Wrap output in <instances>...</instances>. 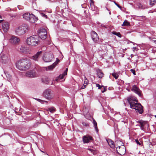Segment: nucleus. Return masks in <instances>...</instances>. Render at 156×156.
Returning a JSON list of instances; mask_svg holds the SVG:
<instances>
[{"instance_id":"obj_1","label":"nucleus","mask_w":156,"mask_h":156,"mask_svg":"<svg viewBox=\"0 0 156 156\" xmlns=\"http://www.w3.org/2000/svg\"><path fill=\"white\" fill-rule=\"evenodd\" d=\"M31 65V61L27 58H23L18 61L16 63V68L20 70L25 71L28 69Z\"/></svg>"},{"instance_id":"obj_2","label":"nucleus","mask_w":156,"mask_h":156,"mask_svg":"<svg viewBox=\"0 0 156 156\" xmlns=\"http://www.w3.org/2000/svg\"><path fill=\"white\" fill-rule=\"evenodd\" d=\"M127 100L131 108L137 110L140 114L143 113V110L142 106L141 104L137 103L138 101L135 97L134 96L130 97L128 98Z\"/></svg>"},{"instance_id":"obj_3","label":"nucleus","mask_w":156,"mask_h":156,"mask_svg":"<svg viewBox=\"0 0 156 156\" xmlns=\"http://www.w3.org/2000/svg\"><path fill=\"white\" fill-rule=\"evenodd\" d=\"M27 44L31 46H36L39 43V37L37 35H33L27 37L26 40Z\"/></svg>"},{"instance_id":"obj_4","label":"nucleus","mask_w":156,"mask_h":156,"mask_svg":"<svg viewBox=\"0 0 156 156\" xmlns=\"http://www.w3.org/2000/svg\"><path fill=\"white\" fill-rule=\"evenodd\" d=\"M28 29V27L26 24H23L17 27L15 29L16 35L20 36L24 34Z\"/></svg>"},{"instance_id":"obj_5","label":"nucleus","mask_w":156,"mask_h":156,"mask_svg":"<svg viewBox=\"0 0 156 156\" xmlns=\"http://www.w3.org/2000/svg\"><path fill=\"white\" fill-rule=\"evenodd\" d=\"M23 17L26 20L31 23H34L38 20V18L34 14L28 12L24 14Z\"/></svg>"},{"instance_id":"obj_6","label":"nucleus","mask_w":156,"mask_h":156,"mask_svg":"<svg viewBox=\"0 0 156 156\" xmlns=\"http://www.w3.org/2000/svg\"><path fill=\"white\" fill-rule=\"evenodd\" d=\"M43 96L48 100H50L54 98L55 94L51 90L47 89L44 91Z\"/></svg>"},{"instance_id":"obj_7","label":"nucleus","mask_w":156,"mask_h":156,"mask_svg":"<svg viewBox=\"0 0 156 156\" xmlns=\"http://www.w3.org/2000/svg\"><path fill=\"white\" fill-rule=\"evenodd\" d=\"M19 51L24 54H30L31 53V50L30 48L24 45L21 46L19 48Z\"/></svg>"},{"instance_id":"obj_8","label":"nucleus","mask_w":156,"mask_h":156,"mask_svg":"<svg viewBox=\"0 0 156 156\" xmlns=\"http://www.w3.org/2000/svg\"><path fill=\"white\" fill-rule=\"evenodd\" d=\"M20 39L14 35H12L9 40V43L14 45L18 44L20 43Z\"/></svg>"},{"instance_id":"obj_9","label":"nucleus","mask_w":156,"mask_h":156,"mask_svg":"<svg viewBox=\"0 0 156 156\" xmlns=\"http://www.w3.org/2000/svg\"><path fill=\"white\" fill-rule=\"evenodd\" d=\"M38 36L42 39H45L47 37V33L46 30L44 28L40 29L38 32Z\"/></svg>"},{"instance_id":"obj_10","label":"nucleus","mask_w":156,"mask_h":156,"mask_svg":"<svg viewBox=\"0 0 156 156\" xmlns=\"http://www.w3.org/2000/svg\"><path fill=\"white\" fill-rule=\"evenodd\" d=\"M25 76L26 77L32 78L37 76V75L35 71L34 70H30L26 72Z\"/></svg>"},{"instance_id":"obj_11","label":"nucleus","mask_w":156,"mask_h":156,"mask_svg":"<svg viewBox=\"0 0 156 156\" xmlns=\"http://www.w3.org/2000/svg\"><path fill=\"white\" fill-rule=\"evenodd\" d=\"M9 60V56L8 54H2L1 55V61L4 64L8 63Z\"/></svg>"},{"instance_id":"obj_12","label":"nucleus","mask_w":156,"mask_h":156,"mask_svg":"<svg viewBox=\"0 0 156 156\" xmlns=\"http://www.w3.org/2000/svg\"><path fill=\"white\" fill-rule=\"evenodd\" d=\"M53 58V56L51 54H46L44 55L43 58L44 61L46 62H49L52 61Z\"/></svg>"},{"instance_id":"obj_13","label":"nucleus","mask_w":156,"mask_h":156,"mask_svg":"<svg viewBox=\"0 0 156 156\" xmlns=\"http://www.w3.org/2000/svg\"><path fill=\"white\" fill-rule=\"evenodd\" d=\"M118 147L116 148V150L118 153L121 155L124 154L126 152V149L125 146L123 145L118 146Z\"/></svg>"},{"instance_id":"obj_14","label":"nucleus","mask_w":156,"mask_h":156,"mask_svg":"<svg viewBox=\"0 0 156 156\" xmlns=\"http://www.w3.org/2000/svg\"><path fill=\"white\" fill-rule=\"evenodd\" d=\"M42 53V51H41L37 52L35 55H33L30 58L35 61H38L39 58Z\"/></svg>"},{"instance_id":"obj_15","label":"nucleus","mask_w":156,"mask_h":156,"mask_svg":"<svg viewBox=\"0 0 156 156\" xmlns=\"http://www.w3.org/2000/svg\"><path fill=\"white\" fill-rule=\"evenodd\" d=\"M91 36L92 40L94 42L97 41L99 39V37L97 33L94 31H92L91 32Z\"/></svg>"},{"instance_id":"obj_16","label":"nucleus","mask_w":156,"mask_h":156,"mask_svg":"<svg viewBox=\"0 0 156 156\" xmlns=\"http://www.w3.org/2000/svg\"><path fill=\"white\" fill-rule=\"evenodd\" d=\"M138 122L140 124V127L141 130H144V126H148V125L147 123V122L146 121H143L142 120L140 121H138Z\"/></svg>"},{"instance_id":"obj_17","label":"nucleus","mask_w":156,"mask_h":156,"mask_svg":"<svg viewBox=\"0 0 156 156\" xmlns=\"http://www.w3.org/2000/svg\"><path fill=\"white\" fill-rule=\"evenodd\" d=\"M2 26L4 31L7 32L9 28V23L7 22H3L2 23Z\"/></svg>"},{"instance_id":"obj_18","label":"nucleus","mask_w":156,"mask_h":156,"mask_svg":"<svg viewBox=\"0 0 156 156\" xmlns=\"http://www.w3.org/2000/svg\"><path fill=\"white\" fill-rule=\"evenodd\" d=\"M132 90L136 94H137L139 95V96H140L141 95V93L140 92V90L137 87L134 85L133 87Z\"/></svg>"},{"instance_id":"obj_19","label":"nucleus","mask_w":156,"mask_h":156,"mask_svg":"<svg viewBox=\"0 0 156 156\" xmlns=\"http://www.w3.org/2000/svg\"><path fill=\"white\" fill-rule=\"evenodd\" d=\"M90 119L88 118V119L92 121V120L93 121V123L94 125L95 129L97 133H98V128L97 123L96 122L95 120L91 117H90Z\"/></svg>"},{"instance_id":"obj_20","label":"nucleus","mask_w":156,"mask_h":156,"mask_svg":"<svg viewBox=\"0 0 156 156\" xmlns=\"http://www.w3.org/2000/svg\"><path fill=\"white\" fill-rule=\"evenodd\" d=\"M90 9L92 11H96L97 10V8L94 5V2L93 0H90Z\"/></svg>"},{"instance_id":"obj_21","label":"nucleus","mask_w":156,"mask_h":156,"mask_svg":"<svg viewBox=\"0 0 156 156\" xmlns=\"http://www.w3.org/2000/svg\"><path fill=\"white\" fill-rule=\"evenodd\" d=\"M57 62H55L54 63H53L52 65L48 66V67H46V69L47 70H51L54 69L56 65L57 64Z\"/></svg>"},{"instance_id":"obj_22","label":"nucleus","mask_w":156,"mask_h":156,"mask_svg":"<svg viewBox=\"0 0 156 156\" xmlns=\"http://www.w3.org/2000/svg\"><path fill=\"white\" fill-rule=\"evenodd\" d=\"M106 140L111 147L112 148H114L115 147V145L113 141L109 139L107 140Z\"/></svg>"},{"instance_id":"obj_23","label":"nucleus","mask_w":156,"mask_h":156,"mask_svg":"<svg viewBox=\"0 0 156 156\" xmlns=\"http://www.w3.org/2000/svg\"><path fill=\"white\" fill-rule=\"evenodd\" d=\"M97 75L99 78H101L103 77L104 74L101 70L100 69H98L97 70Z\"/></svg>"},{"instance_id":"obj_24","label":"nucleus","mask_w":156,"mask_h":156,"mask_svg":"<svg viewBox=\"0 0 156 156\" xmlns=\"http://www.w3.org/2000/svg\"><path fill=\"white\" fill-rule=\"evenodd\" d=\"M68 71V68H66V70L64 72V73L62 75H60L59 76V78L62 80L64 78V76L67 74V72Z\"/></svg>"},{"instance_id":"obj_25","label":"nucleus","mask_w":156,"mask_h":156,"mask_svg":"<svg viewBox=\"0 0 156 156\" xmlns=\"http://www.w3.org/2000/svg\"><path fill=\"white\" fill-rule=\"evenodd\" d=\"M5 74L8 80L10 82L11 81L12 79L11 76L8 72Z\"/></svg>"},{"instance_id":"obj_26","label":"nucleus","mask_w":156,"mask_h":156,"mask_svg":"<svg viewBox=\"0 0 156 156\" xmlns=\"http://www.w3.org/2000/svg\"><path fill=\"white\" fill-rule=\"evenodd\" d=\"M36 100L37 101H38L41 103L42 104H48V101H44V100H43L39 99H36Z\"/></svg>"},{"instance_id":"obj_27","label":"nucleus","mask_w":156,"mask_h":156,"mask_svg":"<svg viewBox=\"0 0 156 156\" xmlns=\"http://www.w3.org/2000/svg\"><path fill=\"white\" fill-rule=\"evenodd\" d=\"M130 25L129 23L126 20H125L122 25V26H129Z\"/></svg>"},{"instance_id":"obj_28","label":"nucleus","mask_w":156,"mask_h":156,"mask_svg":"<svg viewBox=\"0 0 156 156\" xmlns=\"http://www.w3.org/2000/svg\"><path fill=\"white\" fill-rule=\"evenodd\" d=\"M85 78L86 79V81H84L83 85L81 88L82 89H83L85 88L86 86L88 84V81L87 80V78L86 77H85Z\"/></svg>"},{"instance_id":"obj_29","label":"nucleus","mask_w":156,"mask_h":156,"mask_svg":"<svg viewBox=\"0 0 156 156\" xmlns=\"http://www.w3.org/2000/svg\"><path fill=\"white\" fill-rule=\"evenodd\" d=\"M83 141L84 143H88V137L86 136H83Z\"/></svg>"},{"instance_id":"obj_30","label":"nucleus","mask_w":156,"mask_h":156,"mask_svg":"<svg viewBox=\"0 0 156 156\" xmlns=\"http://www.w3.org/2000/svg\"><path fill=\"white\" fill-rule=\"evenodd\" d=\"M90 142H92L94 143V140L92 137L88 136V143Z\"/></svg>"},{"instance_id":"obj_31","label":"nucleus","mask_w":156,"mask_h":156,"mask_svg":"<svg viewBox=\"0 0 156 156\" xmlns=\"http://www.w3.org/2000/svg\"><path fill=\"white\" fill-rule=\"evenodd\" d=\"M49 111L51 113H53L55 111V109L53 107L49 108Z\"/></svg>"},{"instance_id":"obj_32","label":"nucleus","mask_w":156,"mask_h":156,"mask_svg":"<svg viewBox=\"0 0 156 156\" xmlns=\"http://www.w3.org/2000/svg\"><path fill=\"white\" fill-rule=\"evenodd\" d=\"M112 76L115 79H117L118 77V74L114 73L112 74Z\"/></svg>"},{"instance_id":"obj_33","label":"nucleus","mask_w":156,"mask_h":156,"mask_svg":"<svg viewBox=\"0 0 156 156\" xmlns=\"http://www.w3.org/2000/svg\"><path fill=\"white\" fill-rule=\"evenodd\" d=\"M156 2V0H150V4L151 5H153Z\"/></svg>"},{"instance_id":"obj_34","label":"nucleus","mask_w":156,"mask_h":156,"mask_svg":"<svg viewBox=\"0 0 156 156\" xmlns=\"http://www.w3.org/2000/svg\"><path fill=\"white\" fill-rule=\"evenodd\" d=\"M113 34L117 35V36H118L119 37H121V35L119 33H116L115 32H113Z\"/></svg>"},{"instance_id":"obj_35","label":"nucleus","mask_w":156,"mask_h":156,"mask_svg":"<svg viewBox=\"0 0 156 156\" xmlns=\"http://www.w3.org/2000/svg\"><path fill=\"white\" fill-rule=\"evenodd\" d=\"M41 15L42 16H43L44 17H45L46 18H47V16L46 15H45V14L43 13H42L41 14Z\"/></svg>"},{"instance_id":"obj_36","label":"nucleus","mask_w":156,"mask_h":156,"mask_svg":"<svg viewBox=\"0 0 156 156\" xmlns=\"http://www.w3.org/2000/svg\"><path fill=\"white\" fill-rule=\"evenodd\" d=\"M96 86L97 87H98V89H100L101 88V87L100 85L98 84H96Z\"/></svg>"},{"instance_id":"obj_37","label":"nucleus","mask_w":156,"mask_h":156,"mask_svg":"<svg viewBox=\"0 0 156 156\" xmlns=\"http://www.w3.org/2000/svg\"><path fill=\"white\" fill-rule=\"evenodd\" d=\"M130 71L134 75H136L135 72L134 70L133 69H131L130 70Z\"/></svg>"},{"instance_id":"obj_38","label":"nucleus","mask_w":156,"mask_h":156,"mask_svg":"<svg viewBox=\"0 0 156 156\" xmlns=\"http://www.w3.org/2000/svg\"><path fill=\"white\" fill-rule=\"evenodd\" d=\"M135 141L137 144H139V145L141 144L139 142V141L137 139H136Z\"/></svg>"},{"instance_id":"obj_39","label":"nucleus","mask_w":156,"mask_h":156,"mask_svg":"<svg viewBox=\"0 0 156 156\" xmlns=\"http://www.w3.org/2000/svg\"><path fill=\"white\" fill-rule=\"evenodd\" d=\"M88 150H89L91 151V152H92L94 154H95V151L94 150L91 149H88Z\"/></svg>"},{"instance_id":"obj_40","label":"nucleus","mask_w":156,"mask_h":156,"mask_svg":"<svg viewBox=\"0 0 156 156\" xmlns=\"http://www.w3.org/2000/svg\"><path fill=\"white\" fill-rule=\"evenodd\" d=\"M132 49L133 51H137V48L136 47H133L132 48Z\"/></svg>"},{"instance_id":"obj_41","label":"nucleus","mask_w":156,"mask_h":156,"mask_svg":"<svg viewBox=\"0 0 156 156\" xmlns=\"http://www.w3.org/2000/svg\"><path fill=\"white\" fill-rule=\"evenodd\" d=\"M115 3L119 8L121 9V7L119 5L117 4L116 2H115Z\"/></svg>"},{"instance_id":"obj_42","label":"nucleus","mask_w":156,"mask_h":156,"mask_svg":"<svg viewBox=\"0 0 156 156\" xmlns=\"http://www.w3.org/2000/svg\"><path fill=\"white\" fill-rule=\"evenodd\" d=\"M86 5V4H84L83 5H82V6L83 8H85V6Z\"/></svg>"},{"instance_id":"obj_43","label":"nucleus","mask_w":156,"mask_h":156,"mask_svg":"<svg viewBox=\"0 0 156 156\" xmlns=\"http://www.w3.org/2000/svg\"><path fill=\"white\" fill-rule=\"evenodd\" d=\"M82 123L83 125H85V126H87V125L86 124V123H85L83 122Z\"/></svg>"},{"instance_id":"obj_44","label":"nucleus","mask_w":156,"mask_h":156,"mask_svg":"<svg viewBox=\"0 0 156 156\" xmlns=\"http://www.w3.org/2000/svg\"><path fill=\"white\" fill-rule=\"evenodd\" d=\"M119 142H120V143H121L122 144H123V143L121 141H119ZM118 142V141L117 142Z\"/></svg>"},{"instance_id":"obj_45","label":"nucleus","mask_w":156,"mask_h":156,"mask_svg":"<svg viewBox=\"0 0 156 156\" xmlns=\"http://www.w3.org/2000/svg\"><path fill=\"white\" fill-rule=\"evenodd\" d=\"M3 21V20H0V23H1Z\"/></svg>"},{"instance_id":"obj_46","label":"nucleus","mask_w":156,"mask_h":156,"mask_svg":"<svg viewBox=\"0 0 156 156\" xmlns=\"http://www.w3.org/2000/svg\"><path fill=\"white\" fill-rule=\"evenodd\" d=\"M86 11H86V10H84V13H85V12H86Z\"/></svg>"},{"instance_id":"obj_47","label":"nucleus","mask_w":156,"mask_h":156,"mask_svg":"<svg viewBox=\"0 0 156 156\" xmlns=\"http://www.w3.org/2000/svg\"><path fill=\"white\" fill-rule=\"evenodd\" d=\"M16 80L17 81H18V79L17 78H16Z\"/></svg>"},{"instance_id":"obj_48","label":"nucleus","mask_w":156,"mask_h":156,"mask_svg":"<svg viewBox=\"0 0 156 156\" xmlns=\"http://www.w3.org/2000/svg\"><path fill=\"white\" fill-rule=\"evenodd\" d=\"M154 41L155 42V43H156V40Z\"/></svg>"},{"instance_id":"obj_49","label":"nucleus","mask_w":156,"mask_h":156,"mask_svg":"<svg viewBox=\"0 0 156 156\" xmlns=\"http://www.w3.org/2000/svg\"><path fill=\"white\" fill-rule=\"evenodd\" d=\"M109 13L110 15H111V12H109Z\"/></svg>"},{"instance_id":"obj_50","label":"nucleus","mask_w":156,"mask_h":156,"mask_svg":"<svg viewBox=\"0 0 156 156\" xmlns=\"http://www.w3.org/2000/svg\"><path fill=\"white\" fill-rule=\"evenodd\" d=\"M58 79H56L55 80L56 81H58Z\"/></svg>"},{"instance_id":"obj_51","label":"nucleus","mask_w":156,"mask_h":156,"mask_svg":"<svg viewBox=\"0 0 156 156\" xmlns=\"http://www.w3.org/2000/svg\"><path fill=\"white\" fill-rule=\"evenodd\" d=\"M104 92H105V90H104V91H102V92L103 93Z\"/></svg>"},{"instance_id":"obj_52","label":"nucleus","mask_w":156,"mask_h":156,"mask_svg":"<svg viewBox=\"0 0 156 156\" xmlns=\"http://www.w3.org/2000/svg\"><path fill=\"white\" fill-rule=\"evenodd\" d=\"M155 118H156V115L154 116Z\"/></svg>"}]
</instances>
